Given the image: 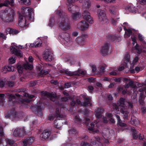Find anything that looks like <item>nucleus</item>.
I'll list each match as a JSON object with an SVG mask.
<instances>
[{"label":"nucleus","mask_w":146,"mask_h":146,"mask_svg":"<svg viewBox=\"0 0 146 146\" xmlns=\"http://www.w3.org/2000/svg\"><path fill=\"white\" fill-rule=\"evenodd\" d=\"M7 68L6 66L4 67L1 70V72L3 73H6L7 71Z\"/></svg>","instance_id":"57"},{"label":"nucleus","mask_w":146,"mask_h":146,"mask_svg":"<svg viewBox=\"0 0 146 146\" xmlns=\"http://www.w3.org/2000/svg\"><path fill=\"white\" fill-rule=\"evenodd\" d=\"M98 17L100 23L102 24H104L108 21L107 17L106 16L105 11L104 10L98 11Z\"/></svg>","instance_id":"6"},{"label":"nucleus","mask_w":146,"mask_h":146,"mask_svg":"<svg viewBox=\"0 0 146 146\" xmlns=\"http://www.w3.org/2000/svg\"><path fill=\"white\" fill-rule=\"evenodd\" d=\"M43 58L46 61H50L54 59V56L52 53L49 50H46L43 56Z\"/></svg>","instance_id":"7"},{"label":"nucleus","mask_w":146,"mask_h":146,"mask_svg":"<svg viewBox=\"0 0 146 146\" xmlns=\"http://www.w3.org/2000/svg\"><path fill=\"white\" fill-rule=\"evenodd\" d=\"M19 33V31L15 29H11V30L10 33V34L16 35Z\"/></svg>","instance_id":"51"},{"label":"nucleus","mask_w":146,"mask_h":146,"mask_svg":"<svg viewBox=\"0 0 146 146\" xmlns=\"http://www.w3.org/2000/svg\"><path fill=\"white\" fill-rule=\"evenodd\" d=\"M74 2V0H68L67 3V5L68 8V10L69 11L71 12L72 10L73 9L74 7L73 3Z\"/></svg>","instance_id":"20"},{"label":"nucleus","mask_w":146,"mask_h":146,"mask_svg":"<svg viewBox=\"0 0 146 146\" xmlns=\"http://www.w3.org/2000/svg\"><path fill=\"white\" fill-rule=\"evenodd\" d=\"M135 70L137 72H138L140 70V68L138 67H136L135 68V70L133 69L130 70L131 72L132 73H134L135 72Z\"/></svg>","instance_id":"50"},{"label":"nucleus","mask_w":146,"mask_h":146,"mask_svg":"<svg viewBox=\"0 0 146 146\" xmlns=\"http://www.w3.org/2000/svg\"><path fill=\"white\" fill-rule=\"evenodd\" d=\"M8 86L10 87H12L14 85V83L12 81H9L7 83Z\"/></svg>","instance_id":"60"},{"label":"nucleus","mask_w":146,"mask_h":146,"mask_svg":"<svg viewBox=\"0 0 146 146\" xmlns=\"http://www.w3.org/2000/svg\"><path fill=\"white\" fill-rule=\"evenodd\" d=\"M66 37H64V38L67 42L70 41L72 40V38H70V35L67 33H66Z\"/></svg>","instance_id":"41"},{"label":"nucleus","mask_w":146,"mask_h":146,"mask_svg":"<svg viewBox=\"0 0 146 146\" xmlns=\"http://www.w3.org/2000/svg\"><path fill=\"white\" fill-rule=\"evenodd\" d=\"M135 49L137 50V53L138 54H140L142 51L141 49L139 48L138 44H136L135 46Z\"/></svg>","instance_id":"48"},{"label":"nucleus","mask_w":146,"mask_h":146,"mask_svg":"<svg viewBox=\"0 0 146 146\" xmlns=\"http://www.w3.org/2000/svg\"><path fill=\"white\" fill-rule=\"evenodd\" d=\"M110 44L108 42H105L102 46L101 50V53L103 56H105L108 54Z\"/></svg>","instance_id":"12"},{"label":"nucleus","mask_w":146,"mask_h":146,"mask_svg":"<svg viewBox=\"0 0 146 146\" xmlns=\"http://www.w3.org/2000/svg\"><path fill=\"white\" fill-rule=\"evenodd\" d=\"M88 35L86 34H82L81 37L80 38H76V42L78 43L80 42V40H82V41H84L86 39Z\"/></svg>","instance_id":"23"},{"label":"nucleus","mask_w":146,"mask_h":146,"mask_svg":"<svg viewBox=\"0 0 146 146\" xmlns=\"http://www.w3.org/2000/svg\"><path fill=\"white\" fill-rule=\"evenodd\" d=\"M14 16V13L12 11L2 10L0 13V18L5 22H12L13 21Z\"/></svg>","instance_id":"2"},{"label":"nucleus","mask_w":146,"mask_h":146,"mask_svg":"<svg viewBox=\"0 0 146 146\" xmlns=\"http://www.w3.org/2000/svg\"><path fill=\"white\" fill-rule=\"evenodd\" d=\"M42 43L41 42H36L32 44V46H35V47H40L41 46Z\"/></svg>","instance_id":"44"},{"label":"nucleus","mask_w":146,"mask_h":146,"mask_svg":"<svg viewBox=\"0 0 146 146\" xmlns=\"http://www.w3.org/2000/svg\"><path fill=\"white\" fill-rule=\"evenodd\" d=\"M5 95L4 94L0 93V101L1 102H3L5 99Z\"/></svg>","instance_id":"53"},{"label":"nucleus","mask_w":146,"mask_h":146,"mask_svg":"<svg viewBox=\"0 0 146 146\" xmlns=\"http://www.w3.org/2000/svg\"><path fill=\"white\" fill-rule=\"evenodd\" d=\"M85 123L88 126L89 125V122L90 121V119L88 118H85Z\"/></svg>","instance_id":"59"},{"label":"nucleus","mask_w":146,"mask_h":146,"mask_svg":"<svg viewBox=\"0 0 146 146\" xmlns=\"http://www.w3.org/2000/svg\"><path fill=\"white\" fill-rule=\"evenodd\" d=\"M91 6V2L90 1L88 0L86 1L84 4V6L87 9H89Z\"/></svg>","instance_id":"37"},{"label":"nucleus","mask_w":146,"mask_h":146,"mask_svg":"<svg viewBox=\"0 0 146 146\" xmlns=\"http://www.w3.org/2000/svg\"><path fill=\"white\" fill-rule=\"evenodd\" d=\"M14 3V2H11V1H9V0H6L2 4L3 6H8L9 5H12Z\"/></svg>","instance_id":"35"},{"label":"nucleus","mask_w":146,"mask_h":146,"mask_svg":"<svg viewBox=\"0 0 146 146\" xmlns=\"http://www.w3.org/2000/svg\"><path fill=\"white\" fill-rule=\"evenodd\" d=\"M116 116L118 124L121 127H125L126 126V124L122 121L120 117L118 115H116Z\"/></svg>","instance_id":"28"},{"label":"nucleus","mask_w":146,"mask_h":146,"mask_svg":"<svg viewBox=\"0 0 146 146\" xmlns=\"http://www.w3.org/2000/svg\"><path fill=\"white\" fill-rule=\"evenodd\" d=\"M10 48L11 52L13 54H14L19 57H21L22 56L23 53L22 52L17 49V46L15 45H13V44H12Z\"/></svg>","instance_id":"10"},{"label":"nucleus","mask_w":146,"mask_h":146,"mask_svg":"<svg viewBox=\"0 0 146 146\" xmlns=\"http://www.w3.org/2000/svg\"><path fill=\"white\" fill-rule=\"evenodd\" d=\"M42 96H48L53 101H55L56 97V94L54 92L49 93L47 92H42Z\"/></svg>","instance_id":"15"},{"label":"nucleus","mask_w":146,"mask_h":146,"mask_svg":"<svg viewBox=\"0 0 146 146\" xmlns=\"http://www.w3.org/2000/svg\"><path fill=\"white\" fill-rule=\"evenodd\" d=\"M120 111L123 114V118L127 119L129 116V112L127 111H124L123 109L121 110Z\"/></svg>","instance_id":"29"},{"label":"nucleus","mask_w":146,"mask_h":146,"mask_svg":"<svg viewBox=\"0 0 146 146\" xmlns=\"http://www.w3.org/2000/svg\"><path fill=\"white\" fill-rule=\"evenodd\" d=\"M107 38L109 40H114L116 39V37L114 35H108Z\"/></svg>","instance_id":"45"},{"label":"nucleus","mask_w":146,"mask_h":146,"mask_svg":"<svg viewBox=\"0 0 146 146\" xmlns=\"http://www.w3.org/2000/svg\"><path fill=\"white\" fill-rule=\"evenodd\" d=\"M51 134V132L47 130H45L40 135V138L42 140H46Z\"/></svg>","instance_id":"18"},{"label":"nucleus","mask_w":146,"mask_h":146,"mask_svg":"<svg viewBox=\"0 0 146 146\" xmlns=\"http://www.w3.org/2000/svg\"><path fill=\"white\" fill-rule=\"evenodd\" d=\"M31 101V100L29 99H27L25 100H24L22 102L21 105L26 108H28V106L27 104L29 103Z\"/></svg>","instance_id":"33"},{"label":"nucleus","mask_w":146,"mask_h":146,"mask_svg":"<svg viewBox=\"0 0 146 146\" xmlns=\"http://www.w3.org/2000/svg\"><path fill=\"white\" fill-rule=\"evenodd\" d=\"M26 91V89H21V91L23 92L22 95L26 97L28 96V94L25 93V92Z\"/></svg>","instance_id":"54"},{"label":"nucleus","mask_w":146,"mask_h":146,"mask_svg":"<svg viewBox=\"0 0 146 146\" xmlns=\"http://www.w3.org/2000/svg\"><path fill=\"white\" fill-rule=\"evenodd\" d=\"M33 67V65L31 64H29L28 62H27L26 63L24 64L23 66L19 65H18L17 66V68L18 72L20 73L22 72L24 68L25 69H31Z\"/></svg>","instance_id":"8"},{"label":"nucleus","mask_w":146,"mask_h":146,"mask_svg":"<svg viewBox=\"0 0 146 146\" xmlns=\"http://www.w3.org/2000/svg\"><path fill=\"white\" fill-rule=\"evenodd\" d=\"M129 56L128 54H126L124 57V59L126 60V63L128 62L129 61Z\"/></svg>","instance_id":"56"},{"label":"nucleus","mask_w":146,"mask_h":146,"mask_svg":"<svg viewBox=\"0 0 146 146\" xmlns=\"http://www.w3.org/2000/svg\"><path fill=\"white\" fill-rule=\"evenodd\" d=\"M89 25L84 21H82L79 23L77 25V27L79 29L84 31L88 28Z\"/></svg>","instance_id":"11"},{"label":"nucleus","mask_w":146,"mask_h":146,"mask_svg":"<svg viewBox=\"0 0 146 146\" xmlns=\"http://www.w3.org/2000/svg\"><path fill=\"white\" fill-rule=\"evenodd\" d=\"M127 101L126 100L125 98H121L119 100V106L125 107L126 106V105L127 104Z\"/></svg>","instance_id":"21"},{"label":"nucleus","mask_w":146,"mask_h":146,"mask_svg":"<svg viewBox=\"0 0 146 146\" xmlns=\"http://www.w3.org/2000/svg\"><path fill=\"white\" fill-rule=\"evenodd\" d=\"M27 133L25 127H18L15 129L13 132V135L15 137H22Z\"/></svg>","instance_id":"4"},{"label":"nucleus","mask_w":146,"mask_h":146,"mask_svg":"<svg viewBox=\"0 0 146 146\" xmlns=\"http://www.w3.org/2000/svg\"><path fill=\"white\" fill-rule=\"evenodd\" d=\"M95 140L92 141V143L93 145H95L96 144H98V145H101L102 143L100 142V139L98 136H96L94 138V139Z\"/></svg>","instance_id":"24"},{"label":"nucleus","mask_w":146,"mask_h":146,"mask_svg":"<svg viewBox=\"0 0 146 146\" xmlns=\"http://www.w3.org/2000/svg\"><path fill=\"white\" fill-rule=\"evenodd\" d=\"M99 122V120H97L95 121L94 123H90V126L88 128V129L89 130H91L92 131H94V127L95 126V123L96 124L98 123Z\"/></svg>","instance_id":"31"},{"label":"nucleus","mask_w":146,"mask_h":146,"mask_svg":"<svg viewBox=\"0 0 146 146\" xmlns=\"http://www.w3.org/2000/svg\"><path fill=\"white\" fill-rule=\"evenodd\" d=\"M35 140V138L33 136L28 137L23 141V146H26L28 145H31Z\"/></svg>","instance_id":"16"},{"label":"nucleus","mask_w":146,"mask_h":146,"mask_svg":"<svg viewBox=\"0 0 146 146\" xmlns=\"http://www.w3.org/2000/svg\"><path fill=\"white\" fill-rule=\"evenodd\" d=\"M131 123L133 125L137 126L139 123V121L137 119H133L131 121Z\"/></svg>","instance_id":"40"},{"label":"nucleus","mask_w":146,"mask_h":146,"mask_svg":"<svg viewBox=\"0 0 146 146\" xmlns=\"http://www.w3.org/2000/svg\"><path fill=\"white\" fill-rule=\"evenodd\" d=\"M125 31H126L125 33V35H127L128 36H130L132 33L131 30V29H125Z\"/></svg>","instance_id":"39"},{"label":"nucleus","mask_w":146,"mask_h":146,"mask_svg":"<svg viewBox=\"0 0 146 146\" xmlns=\"http://www.w3.org/2000/svg\"><path fill=\"white\" fill-rule=\"evenodd\" d=\"M28 84L29 86L33 87L36 85V82L35 81H32L29 82Z\"/></svg>","instance_id":"49"},{"label":"nucleus","mask_w":146,"mask_h":146,"mask_svg":"<svg viewBox=\"0 0 146 146\" xmlns=\"http://www.w3.org/2000/svg\"><path fill=\"white\" fill-rule=\"evenodd\" d=\"M3 141H2L1 139H0V146H6L7 144H4Z\"/></svg>","instance_id":"62"},{"label":"nucleus","mask_w":146,"mask_h":146,"mask_svg":"<svg viewBox=\"0 0 146 146\" xmlns=\"http://www.w3.org/2000/svg\"><path fill=\"white\" fill-rule=\"evenodd\" d=\"M65 72L66 74H68L69 76H79L80 74L82 75L85 74L84 72L81 70H78L74 72L65 71Z\"/></svg>","instance_id":"13"},{"label":"nucleus","mask_w":146,"mask_h":146,"mask_svg":"<svg viewBox=\"0 0 146 146\" xmlns=\"http://www.w3.org/2000/svg\"><path fill=\"white\" fill-rule=\"evenodd\" d=\"M54 118V116L52 115L51 114L49 115L48 117V119L50 120H53Z\"/></svg>","instance_id":"64"},{"label":"nucleus","mask_w":146,"mask_h":146,"mask_svg":"<svg viewBox=\"0 0 146 146\" xmlns=\"http://www.w3.org/2000/svg\"><path fill=\"white\" fill-rule=\"evenodd\" d=\"M104 111V110L102 107L98 108L95 110V115L98 119L101 117Z\"/></svg>","instance_id":"17"},{"label":"nucleus","mask_w":146,"mask_h":146,"mask_svg":"<svg viewBox=\"0 0 146 146\" xmlns=\"http://www.w3.org/2000/svg\"><path fill=\"white\" fill-rule=\"evenodd\" d=\"M56 14L57 15L60 17V19L62 17H65V16H67L66 15L65 13L63 12V11L61 9L57 11Z\"/></svg>","instance_id":"30"},{"label":"nucleus","mask_w":146,"mask_h":146,"mask_svg":"<svg viewBox=\"0 0 146 146\" xmlns=\"http://www.w3.org/2000/svg\"><path fill=\"white\" fill-rule=\"evenodd\" d=\"M131 130L132 132V135L134 139H136L138 138L137 133L138 132L137 131L134 127H131Z\"/></svg>","instance_id":"27"},{"label":"nucleus","mask_w":146,"mask_h":146,"mask_svg":"<svg viewBox=\"0 0 146 146\" xmlns=\"http://www.w3.org/2000/svg\"><path fill=\"white\" fill-rule=\"evenodd\" d=\"M59 23V27L63 31H66L70 29V26L69 19L67 16L62 17Z\"/></svg>","instance_id":"3"},{"label":"nucleus","mask_w":146,"mask_h":146,"mask_svg":"<svg viewBox=\"0 0 146 146\" xmlns=\"http://www.w3.org/2000/svg\"><path fill=\"white\" fill-rule=\"evenodd\" d=\"M138 60V58L137 57H135L133 61V62L132 64H131V66L130 67V68H133V66L135 64V63L137 62Z\"/></svg>","instance_id":"38"},{"label":"nucleus","mask_w":146,"mask_h":146,"mask_svg":"<svg viewBox=\"0 0 146 146\" xmlns=\"http://www.w3.org/2000/svg\"><path fill=\"white\" fill-rule=\"evenodd\" d=\"M3 143L4 144H7L11 145L13 144L14 143V141L8 138L5 139V140L3 141Z\"/></svg>","instance_id":"32"},{"label":"nucleus","mask_w":146,"mask_h":146,"mask_svg":"<svg viewBox=\"0 0 146 146\" xmlns=\"http://www.w3.org/2000/svg\"><path fill=\"white\" fill-rule=\"evenodd\" d=\"M54 24V20L53 18H50L49 20V23L48 25L50 27H52L53 26Z\"/></svg>","instance_id":"46"},{"label":"nucleus","mask_w":146,"mask_h":146,"mask_svg":"<svg viewBox=\"0 0 146 146\" xmlns=\"http://www.w3.org/2000/svg\"><path fill=\"white\" fill-rule=\"evenodd\" d=\"M61 109L60 108H57L56 109V113L57 117L62 118L63 117V115L61 113L60 111Z\"/></svg>","instance_id":"34"},{"label":"nucleus","mask_w":146,"mask_h":146,"mask_svg":"<svg viewBox=\"0 0 146 146\" xmlns=\"http://www.w3.org/2000/svg\"><path fill=\"white\" fill-rule=\"evenodd\" d=\"M42 102H40L37 103L36 106H31V109L38 116H41L42 114V109L43 108Z\"/></svg>","instance_id":"5"},{"label":"nucleus","mask_w":146,"mask_h":146,"mask_svg":"<svg viewBox=\"0 0 146 146\" xmlns=\"http://www.w3.org/2000/svg\"><path fill=\"white\" fill-rule=\"evenodd\" d=\"M127 105L128 106L129 108H133V103L132 101H127Z\"/></svg>","instance_id":"52"},{"label":"nucleus","mask_w":146,"mask_h":146,"mask_svg":"<svg viewBox=\"0 0 146 146\" xmlns=\"http://www.w3.org/2000/svg\"><path fill=\"white\" fill-rule=\"evenodd\" d=\"M128 84L130 87L132 88H134L135 86V85L134 84L132 80L130 81L128 83Z\"/></svg>","instance_id":"55"},{"label":"nucleus","mask_w":146,"mask_h":146,"mask_svg":"<svg viewBox=\"0 0 146 146\" xmlns=\"http://www.w3.org/2000/svg\"><path fill=\"white\" fill-rule=\"evenodd\" d=\"M16 57L15 56H13L10 57L9 59V63L13 64L15 62Z\"/></svg>","instance_id":"36"},{"label":"nucleus","mask_w":146,"mask_h":146,"mask_svg":"<svg viewBox=\"0 0 146 146\" xmlns=\"http://www.w3.org/2000/svg\"><path fill=\"white\" fill-rule=\"evenodd\" d=\"M74 121L75 122L78 124H80L81 122V120L79 117L78 116H76L74 118Z\"/></svg>","instance_id":"42"},{"label":"nucleus","mask_w":146,"mask_h":146,"mask_svg":"<svg viewBox=\"0 0 146 146\" xmlns=\"http://www.w3.org/2000/svg\"><path fill=\"white\" fill-rule=\"evenodd\" d=\"M21 10L22 13L19 15V26L23 28L27 26L26 19H30L33 10V9L26 7H23Z\"/></svg>","instance_id":"1"},{"label":"nucleus","mask_w":146,"mask_h":146,"mask_svg":"<svg viewBox=\"0 0 146 146\" xmlns=\"http://www.w3.org/2000/svg\"><path fill=\"white\" fill-rule=\"evenodd\" d=\"M83 17L89 23L92 24L93 23V20L91 17L90 14L88 11H85L83 13Z\"/></svg>","instance_id":"14"},{"label":"nucleus","mask_w":146,"mask_h":146,"mask_svg":"<svg viewBox=\"0 0 146 146\" xmlns=\"http://www.w3.org/2000/svg\"><path fill=\"white\" fill-rule=\"evenodd\" d=\"M117 10V7L116 6L112 5L109 8V11L110 13L113 15L115 14Z\"/></svg>","instance_id":"22"},{"label":"nucleus","mask_w":146,"mask_h":146,"mask_svg":"<svg viewBox=\"0 0 146 146\" xmlns=\"http://www.w3.org/2000/svg\"><path fill=\"white\" fill-rule=\"evenodd\" d=\"M6 66L8 72L13 71L14 70V68L13 66L9 65Z\"/></svg>","instance_id":"47"},{"label":"nucleus","mask_w":146,"mask_h":146,"mask_svg":"<svg viewBox=\"0 0 146 146\" xmlns=\"http://www.w3.org/2000/svg\"><path fill=\"white\" fill-rule=\"evenodd\" d=\"M7 95L8 97L9 101L12 103L17 102L18 100V98L22 96V95H20L17 93L15 94V95L9 93H7Z\"/></svg>","instance_id":"9"},{"label":"nucleus","mask_w":146,"mask_h":146,"mask_svg":"<svg viewBox=\"0 0 146 146\" xmlns=\"http://www.w3.org/2000/svg\"><path fill=\"white\" fill-rule=\"evenodd\" d=\"M71 85L70 83L67 82L65 83L64 85V88H66L71 87Z\"/></svg>","instance_id":"58"},{"label":"nucleus","mask_w":146,"mask_h":146,"mask_svg":"<svg viewBox=\"0 0 146 146\" xmlns=\"http://www.w3.org/2000/svg\"><path fill=\"white\" fill-rule=\"evenodd\" d=\"M11 28H8L6 29V31H5V32L7 34H8V33H9V34H10L11 31Z\"/></svg>","instance_id":"63"},{"label":"nucleus","mask_w":146,"mask_h":146,"mask_svg":"<svg viewBox=\"0 0 146 146\" xmlns=\"http://www.w3.org/2000/svg\"><path fill=\"white\" fill-rule=\"evenodd\" d=\"M76 131V129H71L69 130V133L74 134Z\"/></svg>","instance_id":"61"},{"label":"nucleus","mask_w":146,"mask_h":146,"mask_svg":"<svg viewBox=\"0 0 146 146\" xmlns=\"http://www.w3.org/2000/svg\"><path fill=\"white\" fill-rule=\"evenodd\" d=\"M85 101L81 103V105L83 106H91V100L90 97H86L85 98Z\"/></svg>","instance_id":"19"},{"label":"nucleus","mask_w":146,"mask_h":146,"mask_svg":"<svg viewBox=\"0 0 146 146\" xmlns=\"http://www.w3.org/2000/svg\"><path fill=\"white\" fill-rule=\"evenodd\" d=\"M6 80L5 79H2L0 80V87H3L5 84Z\"/></svg>","instance_id":"43"},{"label":"nucleus","mask_w":146,"mask_h":146,"mask_svg":"<svg viewBox=\"0 0 146 146\" xmlns=\"http://www.w3.org/2000/svg\"><path fill=\"white\" fill-rule=\"evenodd\" d=\"M72 19L74 20H77L81 17V15L79 12H76L73 13L72 15Z\"/></svg>","instance_id":"26"},{"label":"nucleus","mask_w":146,"mask_h":146,"mask_svg":"<svg viewBox=\"0 0 146 146\" xmlns=\"http://www.w3.org/2000/svg\"><path fill=\"white\" fill-rule=\"evenodd\" d=\"M19 3L21 5H28L31 4V0H18Z\"/></svg>","instance_id":"25"}]
</instances>
